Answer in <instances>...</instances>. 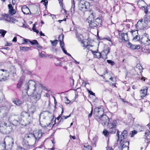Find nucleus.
<instances>
[{"label": "nucleus", "mask_w": 150, "mask_h": 150, "mask_svg": "<svg viewBox=\"0 0 150 150\" xmlns=\"http://www.w3.org/2000/svg\"><path fill=\"white\" fill-rule=\"evenodd\" d=\"M42 91V85L36 83L32 80L29 81L28 83L27 93L28 94L32 95L30 100L33 104H35L41 97Z\"/></svg>", "instance_id": "obj_1"}, {"label": "nucleus", "mask_w": 150, "mask_h": 150, "mask_svg": "<svg viewBox=\"0 0 150 150\" xmlns=\"http://www.w3.org/2000/svg\"><path fill=\"white\" fill-rule=\"evenodd\" d=\"M86 21L89 23L91 28H94V27H96L98 26H100L102 23V21L101 19L99 18H97L94 19L93 18V16L92 15L88 17Z\"/></svg>", "instance_id": "obj_2"}, {"label": "nucleus", "mask_w": 150, "mask_h": 150, "mask_svg": "<svg viewBox=\"0 0 150 150\" xmlns=\"http://www.w3.org/2000/svg\"><path fill=\"white\" fill-rule=\"evenodd\" d=\"M8 73H11L13 74H16V69L14 67H11L10 70L1 69L0 70V81H4L7 79L8 76Z\"/></svg>", "instance_id": "obj_3"}, {"label": "nucleus", "mask_w": 150, "mask_h": 150, "mask_svg": "<svg viewBox=\"0 0 150 150\" xmlns=\"http://www.w3.org/2000/svg\"><path fill=\"white\" fill-rule=\"evenodd\" d=\"M117 122L116 120H114L112 122H110L108 125L109 128V132H108L106 129H104L103 131V134L106 137H108L109 133L113 134L116 132V125Z\"/></svg>", "instance_id": "obj_4"}, {"label": "nucleus", "mask_w": 150, "mask_h": 150, "mask_svg": "<svg viewBox=\"0 0 150 150\" xmlns=\"http://www.w3.org/2000/svg\"><path fill=\"white\" fill-rule=\"evenodd\" d=\"M12 129V126L9 122L3 121L0 123V131L3 134H8Z\"/></svg>", "instance_id": "obj_5"}, {"label": "nucleus", "mask_w": 150, "mask_h": 150, "mask_svg": "<svg viewBox=\"0 0 150 150\" xmlns=\"http://www.w3.org/2000/svg\"><path fill=\"white\" fill-rule=\"evenodd\" d=\"M18 116L16 115L13 114H11L8 117V120L10 122H12V124L16 126L21 123V121H22V118L18 119Z\"/></svg>", "instance_id": "obj_6"}, {"label": "nucleus", "mask_w": 150, "mask_h": 150, "mask_svg": "<svg viewBox=\"0 0 150 150\" xmlns=\"http://www.w3.org/2000/svg\"><path fill=\"white\" fill-rule=\"evenodd\" d=\"M98 121L103 125H105L106 124L108 125L109 123V120L108 116L105 115H102L100 117H98V118H96Z\"/></svg>", "instance_id": "obj_7"}, {"label": "nucleus", "mask_w": 150, "mask_h": 150, "mask_svg": "<svg viewBox=\"0 0 150 150\" xmlns=\"http://www.w3.org/2000/svg\"><path fill=\"white\" fill-rule=\"evenodd\" d=\"M6 144L8 149H11L14 144L13 139L9 138L6 140V142L5 140L1 144V146L3 147L4 149L6 148Z\"/></svg>", "instance_id": "obj_8"}, {"label": "nucleus", "mask_w": 150, "mask_h": 150, "mask_svg": "<svg viewBox=\"0 0 150 150\" xmlns=\"http://www.w3.org/2000/svg\"><path fill=\"white\" fill-rule=\"evenodd\" d=\"M89 3L86 2L83 0H81L78 4V7L79 9L83 11H85L88 9Z\"/></svg>", "instance_id": "obj_9"}, {"label": "nucleus", "mask_w": 150, "mask_h": 150, "mask_svg": "<svg viewBox=\"0 0 150 150\" xmlns=\"http://www.w3.org/2000/svg\"><path fill=\"white\" fill-rule=\"evenodd\" d=\"M21 116L25 117L26 120L27 121V122L25 123L26 125H28L31 123L32 121V115H30L29 114L26 112H22L21 115Z\"/></svg>", "instance_id": "obj_10"}, {"label": "nucleus", "mask_w": 150, "mask_h": 150, "mask_svg": "<svg viewBox=\"0 0 150 150\" xmlns=\"http://www.w3.org/2000/svg\"><path fill=\"white\" fill-rule=\"evenodd\" d=\"M145 22V21L143 20L138 21L137 23L135 25L136 28L142 30L146 28L147 27V25L146 23Z\"/></svg>", "instance_id": "obj_11"}, {"label": "nucleus", "mask_w": 150, "mask_h": 150, "mask_svg": "<svg viewBox=\"0 0 150 150\" xmlns=\"http://www.w3.org/2000/svg\"><path fill=\"white\" fill-rule=\"evenodd\" d=\"M33 139L35 142H38L42 136V133L41 130H36L33 133Z\"/></svg>", "instance_id": "obj_12"}, {"label": "nucleus", "mask_w": 150, "mask_h": 150, "mask_svg": "<svg viewBox=\"0 0 150 150\" xmlns=\"http://www.w3.org/2000/svg\"><path fill=\"white\" fill-rule=\"evenodd\" d=\"M76 35L78 40L79 41H81V43L83 44V46L86 48L88 49L89 46L88 44L87 40H85L83 42L82 41L83 38L82 35L81 34H79L76 33Z\"/></svg>", "instance_id": "obj_13"}, {"label": "nucleus", "mask_w": 150, "mask_h": 150, "mask_svg": "<svg viewBox=\"0 0 150 150\" xmlns=\"http://www.w3.org/2000/svg\"><path fill=\"white\" fill-rule=\"evenodd\" d=\"M103 113V108H96L94 110V114L96 115L95 118H98L99 117V115H102Z\"/></svg>", "instance_id": "obj_14"}, {"label": "nucleus", "mask_w": 150, "mask_h": 150, "mask_svg": "<svg viewBox=\"0 0 150 150\" xmlns=\"http://www.w3.org/2000/svg\"><path fill=\"white\" fill-rule=\"evenodd\" d=\"M1 19L5 20L8 22H11V20L13 19V18L10 17V16L9 14H5L2 15Z\"/></svg>", "instance_id": "obj_15"}, {"label": "nucleus", "mask_w": 150, "mask_h": 150, "mask_svg": "<svg viewBox=\"0 0 150 150\" xmlns=\"http://www.w3.org/2000/svg\"><path fill=\"white\" fill-rule=\"evenodd\" d=\"M120 38L124 41H127L128 40V35L127 33H119Z\"/></svg>", "instance_id": "obj_16"}, {"label": "nucleus", "mask_w": 150, "mask_h": 150, "mask_svg": "<svg viewBox=\"0 0 150 150\" xmlns=\"http://www.w3.org/2000/svg\"><path fill=\"white\" fill-rule=\"evenodd\" d=\"M148 88L147 87L140 91L141 97L142 98L144 97L146 95L147 92Z\"/></svg>", "instance_id": "obj_17"}, {"label": "nucleus", "mask_w": 150, "mask_h": 150, "mask_svg": "<svg viewBox=\"0 0 150 150\" xmlns=\"http://www.w3.org/2000/svg\"><path fill=\"white\" fill-rule=\"evenodd\" d=\"M128 133L127 131L124 130L122 133L121 135H120V144H122V142L123 139L126 138L127 136V135Z\"/></svg>", "instance_id": "obj_18"}, {"label": "nucleus", "mask_w": 150, "mask_h": 150, "mask_svg": "<svg viewBox=\"0 0 150 150\" xmlns=\"http://www.w3.org/2000/svg\"><path fill=\"white\" fill-rule=\"evenodd\" d=\"M23 12L25 14H28L30 12L29 8L26 6H24L22 8Z\"/></svg>", "instance_id": "obj_19"}, {"label": "nucleus", "mask_w": 150, "mask_h": 150, "mask_svg": "<svg viewBox=\"0 0 150 150\" xmlns=\"http://www.w3.org/2000/svg\"><path fill=\"white\" fill-rule=\"evenodd\" d=\"M28 110L29 112L33 114L36 110V106L34 105H31V106L28 108Z\"/></svg>", "instance_id": "obj_20"}, {"label": "nucleus", "mask_w": 150, "mask_h": 150, "mask_svg": "<svg viewBox=\"0 0 150 150\" xmlns=\"http://www.w3.org/2000/svg\"><path fill=\"white\" fill-rule=\"evenodd\" d=\"M128 46H129L130 48L133 50L136 49H139L140 48V47L139 45H133L130 42L128 43Z\"/></svg>", "instance_id": "obj_21"}, {"label": "nucleus", "mask_w": 150, "mask_h": 150, "mask_svg": "<svg viewBox=\"0 0 150 150\" xmlns=\"http://www.w3.org/2000/svg\"><path fill=\"white\" fill-rule=\"evenodd\" d=\"M144 39L146 40V41L145 42L144 41H141V43L142 45H144L145 46L148 45L150 44V40L148 38L145 37Z\"/></svg>", "instance_id": "obj_22"}, {"label": "nucleus", "mask_w": 150, "mask_h": 150, "mask_svg": "<svg viewBox=\"0 0 150 150\" xmlns=\"http://www.w3.org/2000/svg\"><path fill=\"white\" fill-rule=\"evenodd\" d=\"M20 50L21 52H25L31 50V47H20Z\"/></svg>", "instance_id": "obj_23"}, {"label": "nucleus", "mask_w": 150, "mask_h": 150, "mask_svg": "<svg viewBox=\"0 0 150 150\" xmlns=\"http://www.w3.org/2000/svg\"><path fill=\"white\" fill-rule=\"evenodd\" d=\"M12 101L13 103L17 106H19L22 104V101L17 99H15L12 100Z\"/></svg>", "instance_id": "obj_24"}, {"label": "nucleus", "mask_w": 150, "mask_h": 150, "mask_svg": "<svg viewBox=\"0 0 150 150\" xmlns=\"http://www.w3.org/2000/svg\"><path fill=\"white\" fill-rule=\"evenodd\" d=\"M93 54L94 55V57L95 58H99L101 57V53L99 52H93Z\"/></svg>", "instance_id": "obj_25"}, {"label": "nucleus", "mask_w": 150, "mask_h": 150, "mask_svg": "<svg viewBox=\"0 0 150 150\" xmlns=\"http://www.w3.org/2000/svg\"><path fill=\"white\" fill-rule=\"evenodd\" d=\"M25 138L26 139L30 138L33 139V134L31 133L28 134H26L25 135Z\"/></svg>", "instance_id": "obj_26"}, {"label": "nucleus", "mask_w": 150, "mask_h": 150, "mask_svg": "<svg viewBox=\"0 0 150 150\" xmlns=\"http://www.w3.org/2000/svg\"><path fill=\"white\" fill-rule=\"evenodd\" d=\"M148 25V23L150 22V13L148 14L146 18L144 20Z\"/></svg>", "instance_id": "obj_27"}, {"label": "nucleus", "mask_w": 150, "mask_h": 150, "mask_svg": "<svg viewBox=\"0 0 150 150\" xmlns=\"http://www.w3.org/2000/svg\"><path fill=\"white\" fill-rule=\"evenodd\" d=\"M121 150H128V147L127 145H125L124 144H121Z\"/></svg>", "instance_id": "obj_28"}, {"label": "nucleus", "mask_w": 150, "mask_h": 150, "mask_svg": "<svg viewBox=\"0 0 150 150\" xmlns=\"http://www.w3.org/2000/svg\"><path fill=\"white\" fill-rule=\"evenodd\" d=\"M72 6H71V12L72 13H74V8H75V2H74V0H73L72 2Z\"/></svg>", "instance_id": "obj_29"}, {"label": "nucleus", "mask_w": 150, "mask_h": 150, "mask_svg": "<svg viewBox=\"0 0 150 150\" xmlns=\"http://www.w3.org/2000/svg\"><path fill=\"white\" fill-rule=\"evenodd\" d=\"M84 146L85 148V150H91V146L86 144H84Z\"/></svg>", "instance_id": "obj_30"}, {"label": "nucleus", "mask_w": 150, "mask_h": 150, "mask_svg": "<svg viewBox=\"0 0 150 150\" xmlns=\"http://www.w3.org/2000/svg\"><path fill=\"white\" fill-rule=\"evenodd\" d=\"M58 41V40H55L54 41L52 40H50V42H51L52 46H55L57 44Z\"/></svg>", "instance_id": "obj_31"}, {"label": "nucleus", "mask_w": 150, "mask_h": 150, "mask_svg": "<svg viewBox=\"0 0 150 150\" xmlns=\"http://www.w3.org/2000/svg\"><path fill=\"white\" fill-rule=\"evenodd\" d=\"M70 115H71V114H70L68 116H63V117H62L61 118V119H60V120L59 121V122H62L64 121V119H67L68 117H70Z\"/></svg>", "instance_id": "obj_32"}, {"label": "nucleus", "mask_w": 150, "mask_h": 150, "mask_svg": "<svg viewBox=\"0 0 150 150\" xmlns=\"http://www.w3.org/2000/svg\"><path fill=\"white\" fill-rule=\"evenodd\" d=\"M148 132H146L145 133V134L146 135H147V136H146V138H145L146 140L147 141V142H150V135L148 134Z\"/></svg>", "instance_id": "obj_33"}, {"label": "nucleus", "mask_w": 150, "mask_h": 150, "mask_svg": "<svg viewBox=\"0 0 150 150\" xmlns=\"http://www.w3.org/2000/svg\"><path fill=\"white\" fill-rule=\"evenodd\" d=\"M98 140V138L97 137H95L93 138V142H94V144H93V146L95 147L96 146V143L97 142Z\"/></svg>", "instance_id": "obj_34"}, {"label": "nucleus", "mask_w": 150, "mask_h": 150, "mask_svg": "<svg viewBox=\"0 0 150 150\" xmlns=\"http://www.w3.org/2000/svg\"><path fill=\"white\" fill-rule=\"evenodd\" d=\"M137 132L135 130H133L129 134V135L131 137H132L134 136V134H137Z\"/></svg>", "instance_id": "obj_35"}, {"label": "nucleus", "mask_w": 150, "mask_h": 150, "mask_svg": "<svg viewBox=\"0 0 150 150\" xmlns=\"http://www.w3.org/2000/svg\"><path fill=\"white\" fill-rule=\"evenodd\" d=\"M6 33V31L3 30H0V34H1V35L3 37H4Z\"/></svg>", "instance_id": "obj_36"}, {"label": "nucleus", "mask_w": 150, "mask_h": 150, "mask_svg": "<svg viewBox=\"0 0 150 150\" xmlns=\"http://www.w3.org/2000/svg\"><path fill=\"white\" fill-rule=\"evenodd\" d=\"M9 12L10 14L12 15L16 13V10L13 9V8L11 10H9Z\"/></svg>", "instance_id": "obj_37"}, {"label": "nucleus", "mask_w": 150, "mask_h": 150, "mask_svg": "<svg viewBox=\"0 0 150 150\" xmlns=\"http://www.w3.org/2000/svg\"><path fill=\"white\" fill-rule=\"evenodd\" d=\"M30 42L32 45H36L38 43V41L36 40H33L32 41H30Z\"/></svg>", "instance_id": "obj_38"}, {"label": "nucleus", "mask_w": 150, "mask_h": 150, "mask_svg": "<svg viewBox=\"0 0 150 150\" xmlns=\"http://www.w3.org/2000/svg\"><path fill=\"white\" fill-rule=\"evenodd\" d=\"M64 38V35L63 34H61L59 37V42L63 41Z\"/></svg>", "instance_id": "obj_39"}, {"label": "nucleus", "mask_w": 150, "mask_h": 150, "mask_svg": "<svg viewBox=\"0 0 150 150\" xmlns=\"http://www.w3.org/2000/svg\"><path fill=\"white\" fill-rule=\"evenodd\" d=\"M107 62L108 63L110 64L111 65H113L115 64L114 62L112 61L111 60H107Z\"/></svg>", "instance_id": "obj_40"}, {"label": "nucleus", "mask_w": 150, "mask_h": 150, "mask_svg": "<svg viewBox=\"0 0 150 150\" xmlns=\"http://www.w3.org/2000/svg\"><path fill=\"white\" fill-rule=\"evenodd\" d=\"M7 115V112H4L3 113H1L0 115V117L1 118H3L4 117L6 116Z\"/></svg>", "instance_id": "obj_41"}, {"label": "nucleus", "mask_w": 150, "mask_h": 150, "mask_svg": "<svg viewBox=\"0 0 150 150\" xmlns=\"http://www.w3.org/2000/svg\"><path fill=\"white\" fill-rule=\"evenodd\" d=\"M110 49L108 47V48L106 49L105 51V56H106V59L107 58V54H108V53L110 52Z\"/></svg>", "instance_id": "obj_42"}, {"label": "nucleus", "mask_w": 150, "mask_h": 150, "mask_svg": "<svg viewBox=\"0 0 150 150\" xmlns=\"http://www.w3.org/2000/svg\"><path fill=\"white\" fill-rule=\"evenodd\" d=\"M87 91L88 92V93H89L90 95H92L94 96H95V93H93L92 91L89 90L88 88H87Z\"/></svg>", "instance_id": "obj_43"}, {"label": "nucleus", "mask_w": 150, "mask_h": 150, "mask_svg": "<svg viewBox=\"0 0 150 150\" xmlns=\"http://www.w3.org/2000/svg\"><path fill=\"white\" fill-rule=\"evenodd\" d=\"M22 84V82L21 81H20L18 82V83L17 84V87L18 88H20Z\"/></svg>", "instance_id": "obj_44"}, {"label": "nucleus", "mask_w": 150, "mask_h": 150, "mask_svg": "<svg viewBox=\"0 0 150 150\" xmlns=\"http://www.w3.org/2000/svg\"><path fill=\"white\" fill-rule=\"evenodd\" d=\"M65 102L66 104H69L70 103V100L66 97L64 98Z\"/></svg>", "instance_id": "obj_45"}, {"label": "nucleus", "mask_w": 150, "mask_h": 150, "mask_svg": "<svg viewBox=\"0 0 150 150\" xmlns=\"http://www.w3.org/2000/svg\"><path fill=\"white\" fill-rule=\"evenodd\" d=\"M39 55L40 57H44L45 56V52H43V53H42V52L40 53H39Z\"/></svg>", "instance_id": "obj_46"}, {"label": "nucleus", "mask_w": 150, "mask_h": 150, "mask_svg": "<svg viewBox=\"0 0 150 150\" xmlns=\"http://www.w3.org/2000/svg\"><path fill=\"white\" fill-rule=\"evenodd\" d=\"M23 41L24 42V43H22V44H23L24 43H26L28 42H30V41L29 39H23Z\"/></svg>", "instance_id": "obj_47"}, {"label": "nucleus", "mask_w": 150, "mask_h": 150, "mask_svg": "<svg viewBox=\"0 0 150 150\" xmlns=\"http://www.w3.org/2000/svg\"><path fill=\"white\" fill-rule=\"evenodd\" d=\"M46 112H41V114H40V115H39V118L40 119V118L43 115H46Z\"/></svg>", "instance_id": "obj_48"}, {"label": "nucleus", "mask_w": 150, "mask_h": 150, "mask_svg": "<svg viewBox=\"0 0 150 150\" xmlns=\"http://www.w3.org/2000/svg\"><path fill=\"white\" fill-rule=\"evenodd\" d=\"M4 98L3 93L1 91H0V98L1 99H3Z\"/></svg>", "instance_id": "obj_49"}, {"label": "nucleus", "mask_w": 150, "mask_h": 150, "mask_svg": "<svg viewBox=\"0 0 150 150\" xmlns=\"http://www.w3.org/2000/svg\"><path fill=\"white\" fill-rule=\"evenodd\" d=\"M137 68H138L139 69H141L142 68V67L141 66L140 64H137Z\"/></svg>", "instance_id": "obj_50"}, {"label": "nucleus", "mask_w": 150, "mask_h": 150, "mask_svg": "<svg viewBox=\"0 0 150 150\" xmlns=\"http://www.w3.org/2000/svg\"><path fill=\"white\" fill-rule=\"evenodd\" d=\"M60 45L61 47V48L62 47H64V43L63 41H61V42H60Z\"/></svg>", "instance_id": "obj_51"}, {"label": "nucleus", "mask_w": 150, "mask_h": 150, "mask_svg": "<svg viewBox=\"0 0 150 150\" xmlns=\"http://www.w3.org/2000/svg\"><path fill=\"white\" fill-rule=\"evenodd\" d=\"M36 46L38 48H40V49H41L42 48V47L40 46L39 44L38 43H38L37 44H36Z\"/></svg>", "instance_id": "obj_52"}, {"label": "nucleus", "mask_w": 150, "mask_h": 150, "mask_svg": "<svg viewBox=\"0 0 150 150\" xmlns=\"http://www.w3.org/2000/svg\"><path fill=\"white\" fill-rule=\"evenodd\" d=\"M8 8L9 10H11V9H13V7H12V5L11 4H9L8 5Z\"/></svg>", "instance_id": "obj_53"}, {"label": "nucleus", "mask_w": 150, "mask_h": 150, "mask_svg": "<svg viewBox=\"0 0 150 150\" xmlns=\"http://www.w3.org/2000/svg\"><path fill=\"white\" fill-rule=\"evenodd\" d=\"M92 113H93V110H92V109L91 110V113L88 115V117H90L92 115Z\"/></svg>", "instance_id": "obj_54"}, {"label": "nucleus", "mask_w": 150, "mask_h": 150, "mask_svg": "<svg viewBox=\"0 0 150 150\" xmlns=\"http://www.w3.org/2000/svg\"><path fill=\"white\" fill-rule=\"evenodd\" d=\"M43 2H44V5L45 6H46V5H47L48 3V1L47 0H45Z\"/></svg>", "instance_id": "obj_55"}, {"label": "nucleus", "mask_w": 150, "mask_h": 150, "mask_svg": "<svg viewBox=\"0 0 150 150\" xmlns=\"http://www.w3.org/2000/svg\"><path fill=\"white\" fill-rule=\"evenodd\" d=\"M117 135L118 137V139L119 140L120 137H119V132L118 130H117Z\"/></svg>", "instance_id": "obj_56"}, {"label": "nucleus", "mask_w": 150, "mask_h": 150, "mask_svg": "<svg viewBox=\"0 0 150 150\" xmlns=\"http://www.w3.org/2000/svg\"><path fill=\"white\" fill-rule=\"evenodd\" d=\"M136 31H138V30H132L130 32L132 35L133 33L134 32Z\"/></svg>", "instance_id": "obj_57"}, {"label": "nucleus", "mask_w": 150, "mask_h": 150, "mask_svg": "<svg viewBox=\"0 0 150 150\" xmlns=\"http://www.w3.org/2000/svg\"><path fill=\"white\" fill-rule=\"evenodd\" d=\"M16 41H17V38L16 37H14L12 40V41L16 42Z\"/></svg>", "instance_id": "obj_58"}, {"label": "nucleus", "mask_w": 150, "mask_h": 150, "mask_svg": "<svg viewBox=\"0 0 150 150\" xmlns=\"http://www.w3.org/2000/svg\"><path fill=\"white\" fill-rule=\"evenodd\" d=\"M33 31L35 32L37 34H38L39 33V30H36L35 29H34L33 30Z\"/></svg>", "instance_id": "obj_59"}, {"label": "nucleus", "mask_w": 150, "mask_h": 150, "mask_svg": "<svg viewBox=\"0 0 150 150\" xmlns=\"http://www.w3.org/2000/svg\"><path fill=\"white\" fill-rule=\"evenodd\" d=\"M16 0H12V4L13 5H14L16 3Z\"/></svg>", "instance_id": "obj_60"}, {"label": "nucleus", "mask_w": 150, "mask_h": 150, "mask_svg": "<svg viewBox=\"0 0 150 150\" xmlns=\"http://www.w3.org/2000/svg\"><path fill=\"white\" fill-rule=\"evenodd\" d=\"M40 36H45L44 33H43L42 31H40L39 33Z\"/></svg>", "instance_id": "obj_61"}, {"label": "nucleus", "mask_w": 150, "mask_h": 150, "mask_svg": "<svg viewBox=\"0 0 150 150\" xmlns=\"http://www.w3.org/2000/svg\"><path fill=\"white\" fill-rule=\"evenodd\" d=\"M138 35H136L135 36V37H134L133 38V39L134 40H136L137 39V38H138Z\"/></svg>", "instance_id": "obj_62"}, {"label": "nucleus", "mask_w": 150, "mask_h": 150, "mask_svg": "<svg viewBox=\"0 0 150 150\" xmlns=\"http://www.w3.org/2000/svg\"><path fill=\"white\" fill-rule=\"evenodd\" d=\"M27 25L26 24H23V27L26 28L27 27Z\"/></svg>", "instance_id": "obj_63"}, {"label": "nucleus", "mask_w": 150, "mask_h": 150, "mask_svg": "<svg viewBox=\"0 0 150 150\" xmlns=\"http://www.w3.org/2000/svg\"><path fill=\"white\" fill-rule=\"evenodd\" d=\"M61 115H59L58 117L57 118V119L59 120V119L61 117Z\"/></svg>", "instance_id": "obj_64"}]
</instances>
